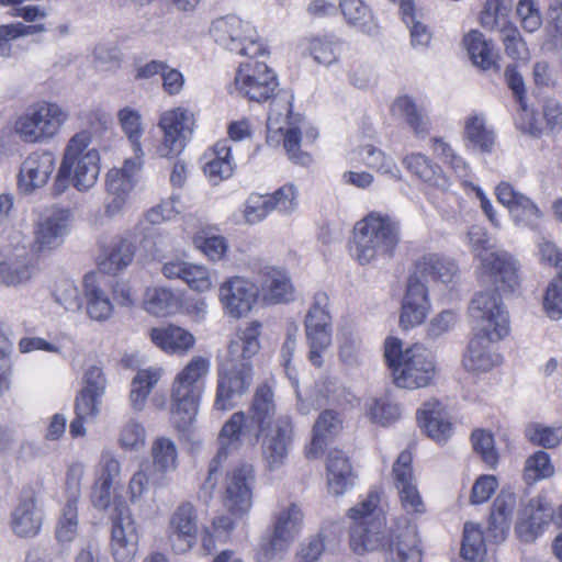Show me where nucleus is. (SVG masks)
<instances>
[{"label":"nucleus","mask_w":562,"mask_h":562,"mask_svg":"<svg viewBox=\"0 0 562 562\" xmlns=\"http://www.w3.org/2000/svg\"><path fill=\"white\" fill-rule=\"evenodd\" d=\"M261 323L251 321L228 345V358L218 369L216 396L214 407L217 411H228L235 407L238 400L249 390L252 383V367L247 360L260 349L259 336Z\"/></svg>","instance_id":"1"},{"label":"nucleus","mask_w":562,"mask_h":562,"mask_svg":"<svg viewBox=\"0 0 562 562\" xmlns=\"http://www.w3.org/2000/svg\"><path fill=\"white\" fill-rule=\"evenodd\" d=\"M92 134L82 130L66 144L63 159L55 178V190L61 193L71 184L81 192L90 190L100 175V153L91 147Z\"/></svg>","instance_id":"2"},{"label":"nucleus","mask_w":562,"mask_h":562,"mask_svg":"<svg viewBox=\"0 0 562 562\" xmlns=\"http://www.w3.org/2000/svg\"><path fill=\"white\" fill-rule=\"evenodd\" d=\"M384 358L397 387L408 390L425 387L435 378L434 356L420 344L403 349L401 339L387 337L384 341Z\"/></svg>","instance_id":"3"},{"label":"nucleus","mask_w":562,"mask_h":562,"mask_svg":"<svg viewBox=\"0 0 562 562\" xmlns=\"http://www.w3.org/2000/svg\"><path fill=\"white\" fill-rule=\"evenodd\" d=\"M400 241V227L390 216L372 212L356 223L351 256L360 265L390 258Z\"/></svg>","instance_id":"4"},{"label":"nucleus","mask_w":562,"mask_h":562,"mask_svg":"<svg viewBox=\"0 0 562 562\" xmlns=\"http://www.w3.org/2000/svg\"><path fill=\"white\" fill-rule=\"evenodd\" d=\"M381 493L372 490L349 508V544L357 554L383 550L387 538L386 518L380 506Z\"/></svg>","instance_id":"5"},{"label":"nucleus","mask_w":562,"mask_h":562,"mask_svg":"<svg viewBox=\"0 0 562 562\" xmlns=\"http://www.w3.org/2000/svg\"><path fill=\"white\" fill-rule=\"evenodd\" d=\"M67 120L68 113L59 104L42 101L18 116L12 130L24 143L40 144L56 136Z\"/></svg>","instance_id":"6"},{"label":"nucleus","mask_w":562,"mask_h":562,"mask_svg":"<svg viewBox=\"0 0 562 562\" xmlns=\"http://www.w3.org/2000/svg\"><path fill=\"white\" fill-rule=\"evenodd\" d=\"M210 33L218 45L239 55L255 58L266 53L255 27L237 15L229 14L214 20Z\"/></svg>","instance_id":"7"},{"label":"nucleus","mask_w":562,"mask_h":562,"mask_svg":"<svg viewBox=\"0 0 562 562\" xmlns=\"http://www.w3.org/2000/svg\"><path fill=\"white\" fill-rule=\"evenodd\" d=\"M291 113V101L285 94H276L270 103V110L267 119V142L271 145L280 143L283 138V146L289 158L295 164L307 166L311 164V156L300 149V132L289 125V114Z\"/></svg>","instance_id":"8"},{"label":"nucleus","mask_w":562,"mask_h":562,"mask_svg":"<svg viewBox=\"0 0 562 562\" xmlns=\"http://www.w3.org/2000/svg\"><path fill=\"white\" fill-rule=\"evenodd\" d=\"M470 316L476 333L492 340H502L509 333V314L495 290L477 292L470 304Z\"/></svg>","instance_id":"9"},{"label":"nucleus","mask_w":562,"mask_h":562,"mask_svg":"<svg viewBox=\"0 0 562 562\" xmlns=\"http://www.w3.org/2000/svg\"><path fill=\"white\" fill-rule=\"evenodd\" d=\"M193 113L182 106L164 111L158 121L162 137L156 147V155L160 158H175L184 148L194 130Z\"/></svg>","instance_id":"10"},{"label":"nucleus","mask_w":562,"mask_h":562,"mask_svg":"<svg viewBox=\"0 0 562 562\" xmlns=\"http://www.w3.org/2000/svg\"><path fill=\"white\" fill-rule=\"evenodd\" d=\"M328 295L317 292L305 316V336L310 348V362L321 368L324 363V355L331 345V316L327 310Z\"/></svg>","instance_id":"11"},{"label":"nucleus","mask_w":562,"mask_h":562,"mask_svg":"<svg viewBox=\"0 0 562 562\" xmlns=\"http://www.w3.org/2000/svg\"><path fill=\"white\" fill-rule=\"evenodd\" d=\"M251 435L256 438V427L248 420L245 412H235L224 423L217 436L218 450L210 463L205 485L211 488L216 485V477L214 475L217 473L222 462L231 453L238 451L246 438Z\"/></svg>","instance_id":"12"},{"label":"nucleus","mask_w":562,"mask_h":562,"mask_svg":"<svg viewBox=\"0 0 562 562\" xmlns=\"http://www.w3.org/2000/svg\"><path fill=\"white\" fill-rule=\"evenodd\" d=\"M111 520V554L114 561L133 562L138 552L140 538L138 524L123 502L115 504Z\"/></svg>","instance_id":"13"},{"label":"nucleus","mask_w":562,"mask_h":562,"mask_svg":"<svg viewBox=\"0 0 562 562\" xmlns=\"http://www.w3.org/2000/svg\"><path fill=\"white\" fill-rule=\"evenodd\" d=\"M385 562H422V540L417 526L404 517L394 520L384 544Z\"/></svg>","instance_id":"14"},{"label":"nucleus","mask_w":562,"mask_h":562,"mask_svg":"<svg viewBox=\"0 0 562 562\" xmlns=\"http://www.w3.org/2000/svg\"><path fill=\"white\" fill-rule=\"evenodd\" d=\"M234 85L236 90L249 100L263 102L273 95L278 80L265 63L250 60L240 65Z\"/></svg>","instance_id":"15"},{"label":"nucleus","mask_w":562,"mask_h":562,"mask_svg":"<svg viewBox=\"0 0 562 562\" xmlns=\"http://www.w3.org/2000/svg\"><path fill=\"white\" fill-rule=\"evenodd\" d=\"M258 299L257 285L239 276L224 280L218 286V301L224 314L239 319L247 316Z\"/></svg>","instance_id":"16"},{"label":"nucleus","mask_w":562,"mask_h":562,"mask_svg":"<svg viewBox=\"0 0 562 562\" xmlns=\"http://www.w3.org/2000/svg\"><path fill=\"white\" fill-rule=\"evenodd\" d=\"M254 468L250 464L234 467L226 474L224 505L234 515L246 514L252 505Z\"/></svg>","instance_id":"17"},{"label":"nucleus","mask_w":562,"mask_h":562,"mask_svg":"<svg viewBox=\"0 0 562 562\" xmlns=\"http://www.w3.org/2000/svg\"><path fill=\"white\" fill-rule=\"evenodd\" d=\"M198 516L191 503L180 504L172 513L167 529V539L175 553L190 551L198 539Z\"/></svg>","instance_id":"18"},{"label":"nucleus","mask_w":562,"mask_h":562,"mask_svg":"<svg viewBox=\"0 0 562 562\" xmlns=\"http://www.w3.org/2000/svg\"><path fill=\"white\" fill-rule=\"evenodd\" d=\"M496 196L509 212L518 226L535 229L543 214L538 205L526 194L517 191L512 184L502 182L496 187Z\"/></svg>","instance_id":"19"},{"label":"nucleus","mask_w":562,"mask_h":562,"mask_svg":"<svg viewBox=\"0 0 562 562\" xmlns=\"http://www.w3.org/2000/svg\"><path fill=\"white\" fill-rule=\"evenodd\" d=\"M202 393L173 379L170 389L169 415L175 428L186 431L194 423Z\"/></svg>","instance_id":"20"},{"label":"nucleus","mask_w":562,"mask_h":562,"mask_svg":"<svg viewBox=\"0 0 562 562\" xmlns=\"http://www.w3.org/2000/svg\"><path fill=\"white\" fill-rule=\"evenodd\" d=\"M292 439V425L289 418L280 417L261 442V457L266 470L274 472L286 462Z\"/></svg>","instance_id":"21"},{"label":"nucleus","mask_w":562,"mask_h":562,"mask_svg":"<svg viewBox=\"0 0 562 562\" xmlns=\"http://www.w3.org/2000/svg\"><path fill=\"white\" fill-rule=\"evenodd\" d=\"M430 311L428 289L423 280L409 276L402 301L400 323L405 329L420 325Z\"/></svg>","instance_id":"22"},{"label":"nucleus","mask_w":562,"mask_h":562,"mask_svg":"<svg viewBox=\"0 0 562 562\" xmlns=\"http://www.w3.org/2000/svg\"><path fill=\"white\" fill-rule=\"evenodd\" d=\"M56 158L52 151L36 150L22 161L19 171V188L31 193L44 187L55 170Z\"/></svg>","instance_id":"23"},{"label":"nucleus","mask_w":562,"mask_h":562,"mask_svg":"<svg viewBox=\"0 0 562 562\" xmlns=\"http://www.w3.org/2000/svg\"><path fill=\"white\" fill-rule=\"evenodd\" d=\"M553 515L551 506L541 497L532 498L520 512L516 535L522 542L535 541L548 527Z\"/></svg>","instance_id":"24"},{"label":"nucleus","mask_w":562,"mask_h":562,"mask_svg":"<svg viewBox=\"0 0 562 562\" xmlns=\"http://www.w3.org/2000/svg\"><path fill=\"white\" fill-rule=\"evenodd\" d=\"M481 265L501 290L515 291L519 286V262L509 252L505 250L486 252L481 258Z\"/></svg>","instance_id":"25"},{"label":"nucleus","mask_w":562,"mask_h":562,"mask_svg":"<svg viewBox=\"0 0 562 562\" xmlns=\"http://www.w3.org/2000/svg\"><path fill=\"white\" fill-rule=\"evenodd\" d=\"M297 409L302 414H308L312 409L322 407L326 404L345 405L350 404L353 395L338 381L330 376L321 378L314 386L311 398H302L300 392L296 390Z\"/></svg>","instance_id":"26"},{"label":"nucleus","mask_w":562,"mask_h":562,"mask_svg":"<svg viewBox=\"0 0 562 562\" xmlns=\"http://www.w3.org/2000/svg\"><path fill=\"white\" fill-rule=\"evenodd\" d=\"M69 218L68 210H54L42 217L35 228L33 248L36 251H44L61 245L68 233Z\"/></svg>","instance_id":"27"},{"label":"nucleus","mask_w":562,"mask_h":562,"mask_svg":"<svg viewBox=\"0 0 562 562\" xmlns=\"http://www.w3.org/2000/svg\"><path fill=\"white\" fill-rule=\"evenodd\" d=\"M486 335L476 333L470 340L462 359L465 370L474 373L487 372L502 361L501 356L494 351L493 344Z\"/></svg>","instance_id":"28"},{"label":"nucleus","mask_w":562,"mask_h":562,"mask_svg":"<svg viewBox=\"0 0 562 562\" xmlns=\"http://www.w3.org/2000/svg\"><path fill=\"white\" fill-rule=\"evenodd\" d=\"M516 503V495L510 491L502 490L497 495L488 520L486 532L488 541L499 543L505 540Z\"/></svg>","instance_id":"29"},{"label":"nucleus","mask_w":562,"mask_h":562,"mask_svg":"<svg viewBox=\"0 0 562 562\" xmlns=\"http://www.w3.org/2000/svg\"><path fill=\"white\" fill-rule=\"evenodd\" d=\"M276 415L274 394L267 383L259 384L251 397L248 420L256 427V440L267 430Z\"/></svg>","instance_id":"30"},{"label":"nucleus","mask_w":562,"mask_h":562,"mask_svg":"<svg viewBox=\"0 0 562 562\" xmlns=\"http://www.w3.org/2000/svg\"><path fill=\"white\" fill-rule=\"evenodd\" d=\"M43 522V513L33 495L19 501L11 513V529L18 537H34Z\"/></svg>","instance_id":"31"},{"label":"nucleus","mask_w":562,"mask_h":562,"mask_svg":"<svg viewBox=\"0 0 562 562\" xmlns=\"http://www.w3.org/2000/svg\"><path fill=\"white\" fill-rule=\"evenodd\" d=\"M417 419L427 436L437 442H446L452 434L449 417L436 400L424 403L417 412Z\"/></svg>","instance_id":"32"},{"label":"nucleus","mask_w":562,"mask_h":562,"mask_svg":"<svg viewBox=\"0 0 562 562\" xmlns=\"http://www.w3.org/2000/svg\"><path fill=\"white\" fill-rule=\"evenodd\" d=\"M457 273L458 267L451 259L439 254H426L418 258L411 276L447 284L454 280Z\"/></svg>","instance_id":"33"},{"label":"nucleus","mask_w":562,"mask_h":562,"mask_svg":"<svg viewBox=\"0 0 562 562\" xmlns=\"http://www.w3.org/2000/svg\"><path fill=\"white\" fill-rule=\"evenodd\" d=\"M303 525V513L295 503L279 505L272 518L271 533L289 546L294 541Z\"/></svg>","instance_id":"34"},{"label":"nucleus","mask_w":562,"mask_h":562,"mask_svg":"<svg viewBox=\"0 0 562 562\" xmlns=\"http://www.w3.org/2000/svg\"><path fill=\"white\" fill-rule=\"evenodd\" d=\"M135 250V245L127 236L113 238L100 257V269L105 273L115 274L132 263Z\"/></svg>","instance_id":"35"},{"label":"nucleus","mask_w":562,"mask_h":562,"mask_svg":"<svg viewBox=\"0 0 562 562\" xmlns=\"http://www.w3.org/2000/svg\"><path fill=\"white\" fill-rule=\"evenodd\" d=\"M261 291L266 301L270 303H283L293 299V285L284 270L266 267L261 271Z\"/></svg>","instance_id":"36"},{"label":"nucleus","mask_w":562,"mask_h":562,"mask_svg":"<svg viewBox=\"0 0 562 562\" xmlns=\"http://www.w3.org/2000/svg\"><path fill=\"white\" fill-rule=\"evenodd\" d=\"M349 459L340 450H331L327 458L328 491L335 496L344 494L353 483Z\"/></svg>","instance_id":"37"},{"label":"nucleus","mask_w":562,"mask_h":562,"mask_svg":"<svg viewBox=\"0 0 562 562\" xmlns=\"http://www.w3.org/2000/svg\"><path fill=\"white\" fill-rule=\"evenodd\" d=\"M150 338L161 350L179 355L190 350L195 341L191 333L173 325L153 328L150 330Z\"/></svg>","instance_id":"38"},{"label":"nucleus","mask_w":562,"mask_h":562,"mask_svg":"<svg viewBox=\"0 0 562 562\" xmlns=\"http://www.w3.org/2000/svg\"><path fill=\"white\" fill-rule=\"evenodd\" d=\"M210 160L204 165L203 171L209 181L216 186L225 179H228L235 168L232 157V147L228 140L217 142L211 153Z\"/></svg>","instance_id":"39"},{"label":"nucleus","mask_w":562,"mask_h":562,"mask_svg":"<svg viewBox=\"0 0 562 562\" xmlns=\"http://www.w3.org/2000/svg\"><path fill=\"white\" fill-rule=\"evenodd\" d=\"M463 43L474 66L483 70H498V55L492 42L487 41L481 32H469Z\"/></svg>","instance_id":"40"},{"label":"nucleus","mask_w":562,"mask_h":562,"mask_svg":"<svg viewBox=\"0 0 562 562\" xmlns=\"http://www.w3.org/2000/svg\"><path fill=\"white\" fill-rule=\"evenodd\" d=\"M406 168L428 186L446 191L450 187L449 179L439 166L432 165L424 155L412 154L404 159Z\"/></svg>","instance_id":"41"},{"label":"nucleus","mask_w":562,"mask_h":562,"mask_svg":"<svg viewBox=\"0 0 562 562\" xmlns=\"http://www.w3.org/2000/svg\"><path fill=\"white\" fill-rule=\"evenodd\" d=\"M464 135L468 145L481 153H491L495 144V133L486 125L483 115L473 114L467 117Z\"/></svg>","instance_id":"42"},{"label":"nucleus","mask_w":562,"mask_h":562,"mask_svg":"<svg viewBox=\"0 0 562 562\" xmlns=\"http://www.w3.org/2000/svg\"><path fill=\"white\" fill-rule=\"evenodd\" d=\"M143 305L151 315L167 316L178 308L179 299L168 288H148L144 294Z\"/></svg>","instance_id":"43"},{"label":"nucleus","mask_w":562,"mask_h":562,"mask_svg":"<svg viewBox=\"0 0 562 562\" xmlns=\"http://www.w3.org/2000/svg\"><path fill=\"white\" fill-rule=\"evenodd\" d=\"M392 111L395 115L404 119L416 135H424L428 132L429 123L424 109L409 97L397 98L393 103Z\"/></svg>","instance_id":"44"},{"label":"nucleus","mask_w":562,"mask_h":562,"mask_svg":"<svg viewBox=\"0 0 562 562\" xmlns=\"http://www.w3.org/2000/svg\"><path fill=\"white\" fill-rule=\"evenodd\" d=\"M160 376V369L150 368L139 370L137 374L133 378L131 384L130 400L131 405L135 411L140 412L144 408L149 393L157 384Z\"/></svg>","instance_id":"45"},{"label":"nucleus","mask_w":562,"mask_h":562,"mask_svg":"<svg viewBox=\"0 0 562 562\" xmlns=\"http://www.w3.org/2000/svg\"><path fill=\"white\" fill-rule=\"evenodd\" d=\"M339 9L346 23L364 33L372 31V12L363 0H340Z\"/></svg>","instance_id":"46"},{"label":"nucleus","mask_w":562,"mask_h":562,"mask_svg":"<svg viewBox=\"0 0 562 562\" xmlns=\"http://www.w3.org/2000/svg\"><path fill=\"white\" fill-rule=\"evenodd\" d=\"M154 473H168L176 470L178 464V448L169 438L156 439L151 447Z\"/></svg>","instance_id":"47"},{"label":"nucleus","mask_w":562,"mask_h":562,"mask_svg":"<svg viewBox=\"0 0 562 562\" xmlns=\"http://www.w3.org/2000/svg\"><path fill=\"white\" fill-rule=\"evenodd\" d=\"M342 43L333 35H322L310 40L308 52L318 64L329 66L338 60Z\"/></svg>","instance_id":"48"},{"label":"nucleus","mask_w":562,"mask_h":562,"mask_svg":"<svg viewBox=\"0 0 562 562\" xmlns=\"http://www.w3.org/2000/svg\"><path fill=\"white\" fill-rule=\"evenodd\" d=\"M211 361L203 356H194L190 361L177 373L175 380L204 392V381L210 372Z\"/></svg>","instance_id":"49"},{"label":"nucleus","mask_w":562,"mask_h":562,"mask_svg":"<svg viewBox=\"0 0 562 562\" xmlns=\"http://www.w3.org/2000/svg\"><path fill=\"white\" fill-rule=\"evenodd\" d=\"M87 313L98 322H104L113 313V304L105 292L99 286L86 281Z\"/></svg>","instance_id":"50"},{"label":"nucleus","mask_w":562,"mask_h":562,"mask_svg":"<svg viewBox=\"0 0 562 562\" xmlns=\"http://www.w3.org/2000/svg\"><path fill=\"white\" fill-rule=\"evenodd\" d=\"M461 553L469 561L480 562L483 560L486 553V543L479 525L472 522L464 525Z\"/></svg>","instance_id":"51"},{"label":"nucleus","mask_w":562,"mask_h":562,"mask_svg":"<svg viewBox=\"0 0 562 562\" xmlns=\"http://www.w3.org/2000/svg\"><path fill=\"white\" fill-rule=\"evenodd\" d=\"M358 155L360 160L369 168L375 169L395 179L400 178V170L395 161L391 157H387L381 149L372 145H364L359 149Z\"/></svg>","instance_id":"52"},{"label":"nucleus","mask_w":562,"mask_h":562,"mask_svg":"<svg viewBox=\"0 0 562 562\" xmlns=\"http://www.w3.org/2000/svg\"><path fill=\"white\" fill-rule=\"evenodd\" d=\"M402 19L411 31V44L415 49H425L431 41V33L427 25L416 20L412 1L402 3Z\"/></svg>","instance_id":"53"},{"label":"nucleus","mask_w":562,"mask_h":562,"mask_svg":"<svg viewBox=\"0 0 562 562\" xmlns=\"http://www.w3.org/2000/svg\"><path fill=\"white\" fill-rule=\"evenodd\" d=\"M508 11L503 0H486L480 15V23L485 29L498 30L501 33L505 27L514 25L508 20Z\"/></svg>","instance_id":"54"},{"label":"nucleus","mask_w":562,"mask_h":562,"mask_svg":"<svg viewBox=\"0 0 562 562\" xmlns=\"http://www.w3.org/2000/svg\"><path fill=\"white\" fill-rule=\"evenodd\" d=\"M117 116L121 127L130 142L132 150L140 151V138L143 135L140 114L135 110L124 108L119 111Z\"/></svg>","instance_id":"55"},{"label":"nucleus","mask_w":562,"mask_h":562,"mask_svg":"<svg viewBox=\"0 0 562 562\" xmlns=\"http://www.w3.org/2000/svg\"><path fill=\"white\" fill-rule=\"evenodd\" d=\"M529 441L544 448H554L562 441V428L530 424L525 429Z\"/></svg>","instance_id":"56"},{"label":"nucleus","mask_w":562,"mask_h":562,"mask_svg":"<svg viewBox=\"0 0 562 562\" xmlns=\"http://www.w3.org/2000/svg\"><path fill=\"white\" fill-rule=\"evenodd\" d=\"M501 41L508 57L515 60H528L529 49L515 25L507 26L501 32Z\"/></svg>","instance_id":"57"},{"label":"nucleus","mask_w":562,"mask_h":562,"mask_svg":"<svg viewBox=\"0 0 562 562\" xmlns=\"http://www.w3.org/2000/svg\"><path fill=\"white\" fill-rule=\"evenodd\" d=\"M366 407L370 419L382 426L392 423L400 416L398 406L386 398H370Z\"/></svg>","instance_id":"58"},{"label":"nucleus","mask_w":562,"mask_h":562,"mask_svg":"<svg viewBox=\"0 0 562 562\" xmlns=\"http://www.w3.org/2000/svg\"><path fill=\"white\" fill-rule=\"evenodd\" d=\"M193 244L212 261L221 260L228 249L227 241L223 236L205 233H198L193 238Z\"/></svg>","instance_id":"59"},{"label":"nucleus","mask_w":562,"mask_h":562,"mask_svg":"<svg viewBox=\"0 0 562 562\" xmlns=\"http://www.w3.org/2000/svg\"><path fill=\"white\" fill-rule=\"evenodd\" d=\"M516 16L526 32H536L542 25V15L536 0H518Z\"/></svg>","instance_id":"60"},{"label":"nucleus","mask_w":562,"mask_h":562,"mask_svg":"<svg viewBox=\"0 0 562 562\" xmlns=\"http://www.w3.org/2000/svg\"><path fill=\"white\" fill-rule=\"evenodd\" d=\"M33 271V266L27 262H4L0 265V280L8 286H16L26 283Z\"/></svg>","instance_id":"61"},{"label":"nucleus","mask_w":562,"mask_h":562,"mask_svg":"<svg viewBox=\"0 0 562 562\" xmlns=\"http://www.w3.org/2000/svg\"><path fill=\"white\" fill-rule=\"evenodd\" d=\"M543 308L551 319L562 318V270L548 284L543 296Z\"/></svg>","instance_id":"62"},{"label":"nucleus","mask_w":562,"mask_h":562,"mask_svg":"<svg viewBox=\"0 0 562 562\" xmlns=\"http://www.w3.org/2000/svg\"><path fill=\"white\" fill-rule=\"evenodd\" d=\"M474 451L481 457L482 461L490 465L495 467L498 461V454L495 450L494 438L491 432L482 429H476L471 436Z\"/></svg>","instance_id":"63"},{"label":"nucleus","mask_w":562,"mask_h":562,"mask_svg":"<svg viewBox=\"0 0 562 562\" xmlns=\"http://www.w3.org/2000/svg\"><path fill=\"white\" fill-rule=\"evenodd\" d=\"M289 544L277 538V536L270 533L262 538L258 543L254 559L256 562H272L289 549Z\"/></svg>","instance_id":"64"}]
</instances>
